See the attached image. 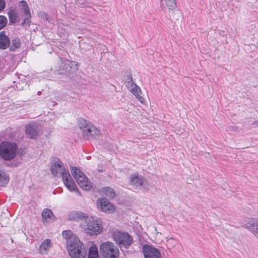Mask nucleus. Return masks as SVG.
Wrapping results in <instances>:
<instances>
[{"label":"nucleus","mask_w":258,"mask_h":258,"mask_svg":"<svg viewBox=\"0 0 258 258\" xmlns=\"http://www.w3.org/2000/svg\"><path fill=\"white\" fill-rule=\"evenodd\" d=\"M6 6L5 0H0V11L4 9Z\"/></svg>","instance_id":"473e14b6"},{"label":"nucleus","mask_w":258,"mask_h":258,"mask_svg":"<svg viewBox=\"0 0 258 258\" xmlns=\"http://www.w3.org/2000/svg\"><path fill=\"white\" fill-rule=\"evenodd\" d=\"M101 192L109 199H113L115 195L114 189L109 187H105L102 188Z\"/></svg>","instance_id":"a878e982"},{"label":"nucleus","mask_w":258,"mask_h":258,"mask_svg":"<svg viewBox=\"0 0 258 258\" xmlns=\"http://www.w3.org/2000/svg\"><path fill=\"white\" fill-rule=\"evenodd\" d=\"M10 45V40L5 31L0 32V49H6Z\"/></svg>","instance_id":"a211bd4d"},{"label":"nucleus","mask_w":258,"mask_h":258,"mask_svg":"<svg viewBox=\"0 0 258 258\" xmlns=\"http://www.w3.org/2000/svg\"><path fill=\"white\" fill-rule=\"evenodd\" d=\"M80 128L82 131L84 138L87 140L100 134V131L94 125L87 122L84 119L80 120Z\"/></svg>","instance_id":"39448f33"},{"label":"nucleus","mask_w":258,"mask_h":258,"mask_svg":"<svg viewBox=\"0 0 258 258\" xmlns=\"http://www.w3.org/2000/svg\"><path fill=\"white\" fill-rule=\"evenodd\" d=\"M130 183L137 187H144L146 183V179L139 176L138 173H134L130 176Z\"/></svg>","instance_id":"2eb2a0df"},{"label":"nucleus","mask_w":258,"mask_h":258,"mask_svg":"<svg viewBox=\"0 0 258 258\" xmlns=\"http://www.w3.org/2000/svg\"><path fill=\"white\" fill-rule=\"evenodd\" d=\"M72 175L79 186L83 189L89 190L91 187V183L84 173L78 167H73L71 169Z\"/></svg>","instance_id":"423d86ee"},{"label":"nucleus","mask_w":258,"mask_h":258,"mask_svg":"<svg viewBox=\"0 0 258 258\" xmlns=\"http://www.w3.org/2000/svg\"><path fill=\"white\" fill-rule=\"evenodd\" d=\"M64 66L66 67V69H68V68H69L70 69H71V66H70L69 64H65Z\"/></svg>","instance_id":"72a5a7b5"},{"label":"nucleus","mask_w":258,"mask_h":258,"mask_svg":"<svg viewBox=\"0 0 258 258\" xmlns=\"http://www.w3.org/2000/svg\"><path fill=\"white\" fill-rule=\"evenodd\" d=\"M21 45L19 38H15L12 40V44L10 45V49L12 51H15L17 49L20 47Z\"/></svg>","instance_id":"cd10ccee"},{"label":"nucleus","mask_w":258,"mask_h":258,"mask_svg":"<svg viewBox=\"0 0 258 258\" xmlns=\"http://www.w3.org/2000/svg\"><path fill=\"white\" fill-rule=\"evenodd\" d=\"M136 97V98L143 103L144 101L143 97L140 96V93L141 92V90L137 85L136 86L132 88L129 90Z\"/></svg>","instance_id":"412c9836"},{"label":"nucleus","mask_w":258,"mask_h":258,"mask_svg":"<svg viewBox=\"0 0 258 258\" xmlns=\"http://www.w3.org/2000/svg\"><path fill=\"white\" fill-rule=\"evenodd\" d=\"M50 171L54 176L60 175L61 177L62 176V173L68 172L64 169L63 163L59 160H55L53 162L50 167Z\"/></svg>","instance_id":"9d476101"},{"label":"nucleus","mask_w":258,"mask_h":258,"mask_svg":"<svg viewBox=\"0 0 258 258\" xmlns=\"http://www.w3.org/2000/svg\"><path fill=\"white\" fill-rule=\"evenodd\" d=\"M169 11V12H171V14H169V16L171 20L173 21L178 20L181 17V13L178 10L174 9Z\"/></svg>","instance_id":"bb28decb"},{"label":"nucleus","mask_w":258,"mask_h":258,"mask_svg":"<svg viewBox=\"0 0 258 258\" xmlns=\"http://www.w3.org/2000/svg\"><path fill=\"white\" fill-rule=\"evenodd\" d=\"M38 126L36 124H29L26 126V133L31 139H36L38 136Z\"/></svg>","instance_id":"dca6fc26"},{"label":"nucleus","mask_w":258,"mask_h":258,"mask_svg":"<svg viewBox=\"0 0 258 258\" xmlns=\"http://www.w3.org/2000/svg\"><path fill=\"white\" fill-rule=\"evenodd\" d=\"M67 249L71 258H85L87 254L85 246L78 237L67 241Z\"/></svg>","instance_id":"f257e3e1"},{"label":"nucleus","mask_w":258,"mask_h":258,"mask_svg":"<svg viewBox=\"0 0 258 258\" xmlns=\"http://www.w3.org/2000/svg\"><path fill=\"white\" fill-rule=\"evenodd\" d=\"M62 173V178L65 186L70 191H75L77 189V187L72 179L69 171Z\"/></svg>","instance_id":"4468645a"},{"label":"nucleus","mask_w":258,"mask_h":258,"mask_svg":"<svg viewBox=\"0 0 258 258\" xmlns=\"http://www.w3.org/2000/svg\"><path fill=\"white\" fill-rule=\"evenodd\" d=\"M88 258H99L98 248L95 245H92L88 251Z\"/></svg>","instance_id":"393cba45"},{"label":"nucleus","mask_w":258,"mask_h":258,"mask_svg":"<svg viewBox=\"0 0 258 258\" xmlns=\"http://www.w3.org/2000/svg\"><path fill=\"white\" fill-rule=\"evenodd\" d=\"M86 227L85 230L90 235H97L101 232L102 227L98 222L93 217L89 218L86 221Z\"/></svg>","instance_id":"0eeeda50"},{"label":"nucleus","mask_w":258,"mask_h":258,"mask_svg":"<svg viewBox=\"0 0 258 258\" xmlns=\"http://www.w3.org/2000/svg\"><path fill=\"white\" fill-rule=\"evenodd\" d=\"M112 237L120 248H127L133 242L132 237L126 232L116 231L113 233Z\"/></svg>","instance_id":"7ed1b4c3"},{"label":"nucleus","mask_w":258,"mask_h":258,"mask_svg":"<svg viewBox=\"0 0 258 258\" xmlns=\"http://www.w3.org/2000/svg\"><path fill=\"white\" fill-rule=\"evenodd\" d=\"M62 236L66 238L69 240L71 238L76 237V236H72V232L71 230H66L62 232Z\"/></svg>","instance_id":"7c9ffc66"},{"label":"nucleus","mask_w":258,"mask_h":258,"mask_svg":"<svg viewBox=\"0 0 258 258\" xmlns=\"http://www.w3.org/2000/svg\"><path fill=\"white\" fill-rule=\"evenodd\" d=\"M8 16L10 23L14 24L17 22L18 14L14 8H11L8 12Z\"/></svg>","instance_id":"aec40b11"},{"label":"nucleus","mask_w":258,"mask_h":258,"mask_svg":"<svg viewBox=\"0 0 258 258\" xmlns=\"http://www.w3.org/2000/svg\"><path fill=\"white\" fill-rule=\"evenodd\" d=\"M97 208L101 211L112 213L115 211L114 206L106 198H99L97 200Z\"/></svg>","instance_id":"6e6552de"},{"label":"nucleus","mask_w":258,"mask_h":258,"mask_svg":"<svg viewBox=\"0 0 258 258\" xmlns=\"http://www.w3.org/2000/svg\"><path fill=\"white\" fill-rule=\"evenodd\" d=\"M142 248L145 258H161V253L157 248L149 245H144Z\"/></svg>","instance_id":"1a4fd4ad"},{"label":"nucleus","mask_w":258,"mask_h":258,"mask_svg":"<svg viewBox=\"0 0 258 258\" xmlns=\"http://www.w3.org/2000/svg\"><path fill=\"white\" fill-rule=\"evenodd\" d=\"M88 215L81 211H74L70 213L68 216L69 221H85L88 219Z\"/></svg>","instance_id":"f8f14e48"},{"label":"nucleus","mask_w":258,"mask_h":258,"mask_svg":"<svg viewBox=\"0 0 258 258\" xmlns=\"http://www.w3.org/2000/svg\"><path fill=\"white\" fill-rule=\"evenodd\" d=\"M19 7L23 11L25 16V18L21 25L23 26L25 25L29 24L31 22V16L29 8L26 2L25 1H20L19 2Z\"/></svg>","instance_id":"9b49d317"},{"label":"nucleus","mask_w":258,"mask_h":258,"mask_svg":"<svg viewBox=\"0 0 258 258\" xmlns=\"http://www.w3.org/2000/svg\"><path fill=\"white\" fill-rule=\"evenodd\" d=\"M100 251L103 258H119V250L111 242L102 243L100 246Z\"/></svg>","instance_id":"20e7f679"},{"label":"nucleus","mask_w":258,"mask_h":258,"mask_svg":"<svg viewBox=\"0 0 258 258\" xmlns=\"http://www.w3.org/2000/svg\"><path fill=\"white\" fill-rule=\"evenodd\" d=\"M17 150L16 143L3 142L0 144V157L5 161H10L15 158Z\"/></svg>","instance_id":"f03ea898"},{"label":"nucleus","mask_w":258,"mask_h":258,"mask_svg":"<svg viewBox=\"0 0 258 258\" xmlns=\"http://www.w3.org/2000/svg\"><path fill=\"white\" fill-rule=\"evenodd\" d=\"M9 176L0 168V186L4 187L9 182Z\"/></svg>","instance_id":"5701e85b"},{"label":"nucleus","mask_w":258,"mask_h":258,"mask_svg":"<svg viewBox=\"0 0 258 258\" xmlns=\"http://www.w3.org/2000/svg\"><path fill=\"white\" fill-rule=\"evenodd\" d=\"M167 244L170 247H174L176 244H177V241L175 239L171 237L170 238H167Z\"/></svg>","instance_id":"2f4dec72"},{"label":"nucleus","mask_w":258,"mask_h":258,"mask_svg":"<svg viewBox=\"0 0 258 258\" xmlns=\"http://www.w3.org/2000/svg\"><path fill=\"white\" fill-rule=\"evenodd\" d=\"M136 97V98L143 103L144 101L143 97L140 96V93L141 92V90L137 85L136 86L132 88L129 90Z\"/></svg>","instance_id":"4be33fe9"},{"label":"nucleus","mask_w":258,"mask_h":258,"mask_svg":"<svg viewBox=\"0 0 258 258\" xmlns=\"http://www.w3.org/2000/svg\"><path fill=\"white\" fill-rule=\"evenodd\" d=\"M42 217L43 222H47L53 217V214L50 209H45L42 212Z\"/></svg>","instance_id":"b1692460"},{"label":"nucleus","mask_w":258,"mask_h":258,"mask_svg":"<svg viewBox=\"0 0 258 258\" xmlns=\"http://www.w3.org/2000/svg\"><path fill=\"white\" fill-rule=\"evenodd\" d=\"M244 227L250 231L256 238H258V219L250 218L245 224Z\"/></svg>","instance_id":"ddd939ff"},{"label":"nucleus","mask_w":258,"mask_h":258,"mask_svg":"<svg viewBox=\"0 0 258 258\" xmlns=\"http://www.w3.org/2000/svg\"><path fill=\"white\" fill-rule=\"evenodd\" d=\"M160 7L163 10H173L176 8V0H160Z\"/></svg>","instance_id":"f3484780"},{"label":"nucleus","mask_w":258,"mask_h":258,"mask_svg":"<svg viewBox=\"0 0 258 258\" xmlns=\"http://www.w3.org/2000/svg\"><path fill=\"white\" fill-rule=\"evenodd\" d=\"M127 81L126 82V86L129 90L132 88L136 86V84L133 81V78L131 75H129L127 76Z\"/></svg>","instance_id":"c85d7f7f"},{"label":"nucleus","mask_w":258,"mask_h":258,"mask_svg":"<svg viewBox=\"0 0 258 258\" xmlns=\"http://www.w3.org/2000/svg\"><path fill=\"white\" fill-rule=\"evenodd\" d=\"M51 246V240L49 239H46L40 245L38 249L39 252L41 254H47Z\"/></svg>","instance_id":"6ab92c4d"},{"label":"nucleus","mask_w":258,"mask_h":258,"mask_svg":"<svg viewBox=\"0 0 258 258\" xmlns=\"http://www.w3.org/2000/svg\"><path fill=\"white\" fill-rule=\"evenodd\" d=\"M8 23L7 18L4 16L0 15V30L4 28Z\"/></svg>","instance_id":"c756f323"}]
</instances>
